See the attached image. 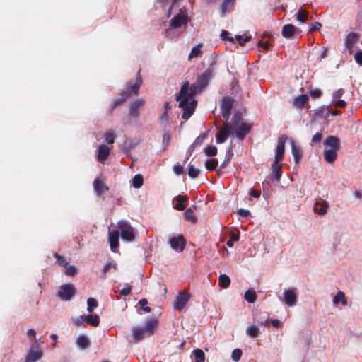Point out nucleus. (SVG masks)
Returning <instances> with one entry per match:
<instances>
[{
    "instance_id": "f257e3e1",
    "label": "nucleus",
    "mask_w": 362,
    "mask_h": 362,
    "mask_svg": "<svg viewBox=\"0 0 362 362\" xmlns=\"http://www.w3.org/2000/svg\"><path fill=\"white\" fill-rule=\"evenodd\" d=\"M194 94H191V89L189 88V83L184 84L179 93L176 96V100L180 101L179 107L183 110L182 117L187 120L194 113L197 106V100L192 99Z\"/></svg>"
},
{
    "instance_id": "f03ea898",
    "label": "nucleus",
    "mask_w": 362,
    "mask_h": 362,
    "mask_svg": "<svg viewBox=\"0 0 362 362\" xmlns=\"http://www.w3.org/2000/svg\"><path fill=\"white\" fill-rule=\"evenodd\" d=\"M142 82L143 81L141 71L139 70L136 74L134 83L132 84V81H129L127 83L126 90L121 93V97L114 100L110 107V114L112 113L117 107L123 105L124 102L132 96H137Z\"/></svg>"
},
{
    "instance_id": "7ed1b4c3",
    "label": "nucleus",
    "mask_w": 362,
    "mask_h": 362,
    "mask_svg": "<svg viewBox=\"0 0 362 362\" xmlns=\"http://www.w3.org/2000/svg\"><path fill=\"white\" fill-rule=\"evenodd\" d=\"M158 320L156 318H148L144 326H136L132 329V336L135 342H139L146 337L153 334L157 329Z\"/></svg>"
},
{
    "instance_id": "20e7f679",
    "label": "nucleus",
    "mask_w": 362,
    "mask_h": 362,
    "mask_svg": "<svg viewBox=\"0 0 362 362\" xmlns=\"http://www.w3.org/2000/svg\"><path fill=\"white\" fill-rule=\"evenodd\" d=\"M324 144L327 146L323 152L325 160L328 163H333L341 147L340 139L335 136H328L324 141Z\"/></svg>"
},
{
    "instance_id": "39448f33",
    "label": "nucleus",
    "mask_w": 362,
    "mask_h": 362,
    "mask_svg": "<svg viewBox=\"0 0 362 362\" xmlns=\"http://www.w3.org/2000/svg\"><path fill=\"white\" fill-rule=\"evenodd\" d=\"M215 64L214 60L209 62V66L203 74L197 77L196 83L191 85V94H197L201 92L208 85L209 80L213 77L215 71Z\"/></svg>"
},
{
    "instance_id": "423d86ee",
    "label": "nucleus",
    "mask_w": 362,
    "mask_h": 362,
    "mask_svg": "<svg viewBox=\"0 0 362 362\" xmlns=\"http://www.w3.org/2000/svg\"><path fill=\"white\" fill-rule=\"evenodd\" d=\"M117 228L120 230L121 238L127 242H133L135 239L134 228L127 221L121 220L117 222Z\"/></svg>"
},
{
    "instance_id": "0eeeda50",
    "label": "nucleus",
    "mask_w": 362,
    "mask_h": 362,
    "mask_svg": "<svg viewBox=\"0 0 362 362\" xmlns=\"http://www.w3.org/2000/svg\"><path fill=\"white\" fill-rule=\"evenodd\" d=\"M75 293L74 286L71 284H66L61 286L57 295L62 300L67 301L71 300Z\"/></svg>"
},
{
    "instance_id": "6e6552de",
    "label": "nucleus",
    "mask_w": 362,
    "mask_h": 362,
    "mask_svg": "<svg viewBox=\"0 0 362 362\" xmlns=\"http://www.w3.org/2000/svg\"><path fill=\"white\" fill-rule=\"evenodd\" d=\"M233 99L228 96H225L222 99L221 105V111L223 117L227 121L231 114V110L233 106Z\"/></svg>"
},
{
    "instance_id": "1a4fd4ad",
    "label": "nucleus",
    "mask_w": 362,
    "mask_h": 362,
    "mask_svg": "<svg viewBox=\"0 0 362 362\" xmlns=\"http://www.w3.org/2000/svg\"><path fill=\"white\" fill-rule=\"evenodd\" d=\"M233 131V126L229 122H226L216 135V142L222 144L226 141Z\"/></svg>"
},
{
    "instance_id": "9d476101",
    "label": "nucleus",
    "mask_w": 362,
    "mask_h": 362,
    "mask_svg": "<svg viewBox=\"0 0 362 362\" xmlns=\"http://www.w3.org/2000/svg\"><path fill=\"white\" fill-rule=\"evenodd\" d=\"M191 298V295L185 292H180L174 301V308L180 312L184 310Z\"/></svg>"
},
{
    "instance_id": "9b49d317",
    "label": "nucleus",
    "mask_w": 362,
    "mask_h": 362,
    "mask_svg": "<svg viewBox=\"0 0 362 362\" xmlns=\"http://www.w3.org/2000/svg\"><path fill=\"white\" fill-rule=\"evenodd\" d=\"M287 136L284 134L279 137L278 144L275 152L274 160L281 162L284 159L285 142L287 140Z\"/></svg>"
},
{
    "instance_id": "f8f14e48",
    "label": "nucleus",
    "mask_w": 362,
    "mask_h": 362,
    "mask_svg": "<svg viewBox=\"0 0 362 362\" xmlns=\"http://www.w3.org/2000/svg\"><path fill=\"white\" fill-rule=\"evenodd\" d=\"M169 243L173 250L180 252L185 247L186 240L182 235H180L177 237L170 238Z\"/></svg>"
},
{
    "instance_id": "ddd939ff",
    "label": "nucleus",
    "mask_w": 362,
    "mask_h": 362,
    "mask_svg": "<svg viewBox=\"0 0 362 362\" xmlns=\"http://www.w3.org/2000/svg\"><path fill=\"white\" fill-rule=\"evenodd\" d=\"M145 98H140L130 104L129 115L132 117H138L139 116V110L144 105Z\"/></svg>"
},
{
    "instance_id": "4468645a",
    "label": "nucleus",
    "mask_w": 362,
    "mask_h": 362,
    "mask_svg": "<svg viewBox=\"0 0 362 362\" xmlns=\"http://www.w3.org/2000/svg\"><path fill=\"white\" fill-rule=\"evenodd\" d=\"M251 124L246 122H241L238 126L233 128V131H235L236 136L241 141H243L245 136L250 132L251 129Z\"/></svg>"
},
{
    "instance_id": "2eb2a0df",
    "label": "nucleus",
    "mask_w": 362,
    "mask_h": 362,
    "mask_svg": "<svg viewBox=\"0 0 362 362\" xmlns=\"http://www.w3.org/2000/svg\"><path fill=\"white\" fill-rule=\"evenodd\" d=\"M284 300L288 306H293L297 302L296 288L286 289L284 291Z\"/></svg>"
},
{
    "instance_id": "dca6fc26",
    "label": "nucleus",
    "mask_w": 362,
    "mask_h": 362,
    "mask_svg": "<svg viewBox=\"0 0 362 362\" xmlns=\"http://www.w3.org/2000/svg\"><path fill=\"white\" fill-rule=\"evenodd\" d=\"M188 21V17L185 14H177L170 21V26L173 28H178L182 25H186Z\"/></svg>"
},
{
    "instance_id": "f3484780",
    "label": "nucleus",
    "mask_w": 362,
    "mask_h": 362,
    "mask_svg": "<svg viewBox=\"0 0 362 362\" xmlns=\"http://www.w3.org/2000/svg\"><path fill=\"white\" fill-rule=\"evenodd\" d=\"M93 188L98 196H100L109 190L108 187L100 177L95 178L93 181Z\"/></svg>"
},
{
    "instance_id": "a211bd4d",
    "label": "nucleus",
    "mask_w": 362,
    "mask_h": 362,
    "mask_svg": "<svg viewBox=\"0 0 362 362\" xmlns=\"http://www.w3.org/2000/svg\"><path fill=\"white\" fill-rule=\"evenodd\" d=\"M119 232L117 230L109 233L108 240L112 251H115L119 247Z\"/></svg>"
},
{
    "instance_id": "6ab92c4d",
    "label": "nucleus",
    "mask_w": 362,
    "mask_h": 362,
    "mask_svg": "<svg viewBox=\"0 0 362 362\" xmlns=\"http://www.w3.org/2000/svg\"><path fill=\"white\" fill-rule=\"evenodd\" d=\"M297 28L292 24H286L282 28V35L285 38L291 39L294 37Z\"/></svg>"
},
{
    "instance_id": "aec40b11",
    "label": "nucleus",
    "mask_w": 362,
    "mask_h": 362,
    "mask_svg": "<svg viewBox=\"0 0 362 362\" xmlns=\"http://www.w3.org/2000/svg\"><path fill=\"white\" fill-rule=\"evenodd\" d=\"M280 161L274 160L272 165V179L279 182L281 179L282 170H281V165L279 164Z\"/></svg>"
},
{
    "instance_id": "412c9836",
    "label": "nucleus",
    "mask_w": 362,
    "mask_h": 362,
    "mask_svg": "<svg viewBox=\"0 0 362 362\" xmlns=\"http://www.w3.org/2000/svg\"><path fill=\"white\" fill-rule=\"evenodd\" d=\"M291 145V153L294 158V160L296 163H298L303 156L302 151L300 146L296 144L294 140L291 139L290 141Z\"/></svg>"
},
{
    "instance_id": "4be33fe9",
    "label": "nucleus",
    "mask_w": 362,
    "mask_h": 362,
    "mask_svg": "<svg viewBox=\"0 0 362 362\" xmlns=\"http://www.w3.org/2000/svg\"><path fill=\"white\" fill-rule=\"evenodd\" d=\"M269 320V314L267 312H259L254 315V321L259 325L266 326Z\"/></svg>"
},
{
    "instance_id": "5701e85b",
    "label": "nucleus",
    "mask_w": 362,
    "mask_h": 362,
    "mask_svg": "<svg viewBox=\"0 0 362 362\" xmlns=\"http://www.w3.org/2000/svg\"><path fill=\"white\" fill-rule=\"evenodd\" d=\"M110 148L104 144H102L98 148V160L100 162L105 160L110 154Z\"/></svg>"
},
{
    "instance_id": "b1692460",
    "label": "nucleus",
    "mask_w": 362,
    "mask_h": 362,
    "mask_svg": "<svg viewBox=\"0 0 362 362\" xmlns=\"http://www.w3.org/2000/svg\"><path fill=\"white\" fill-rule=\"evenodd\" d=\"M329 204L326 201H323L322 203L316 202L313 207V211L320 215H325L327 214V208Z\"/></svg>"
},
{
    "instance_id": "393cba45",
    "label": "nucleus",
    "mask_w": 362,
    "mask_h": 362,
    "mask_svg": "<svg viewBox=\"0 0 362 362\" xmlns=\"http://www.w3.org/2000/svg\"><path fill=\"white\" fill-rule=\"evenodd\" d=\"M173 200H176L177 202L174 206V209L178 211H183L186 208L184 203L188 200V197L186 195H177Z\"/></svg>"
},
{
    "instance_id": "a878e982",
    "label": "nucleus",
    "mask_w": 362,
    "mask_h": 362,
    "mask_svg": "<svg viewBox=\"0 0 362 362\" xmlns=\"http://www.w3.org/2000/svg\"><path fill=\"white\" fill-rule=\"evenodd\" d=\"M42 356V352L40 350L34 351L30 349L28 356L25 358V362H35L36 361L41 358Z\"/></svg>"
},
{
    "instance_id": "bb28decb",
    "label": "nucleus",
    "mask_w": 362,
    "mask_h": 362,
    "mask_svg": "<svg viewBox=\"0 0 362 362\" xmlns=\"http://www.w3.org/2000/svg\"><path fill=\"white\" fill-rule=\"evenodd\" d=\"M308 101V96L306 94H301L294 99L293 105L297 108H302Z\"/></svg>"
},
{
    "instance_id": "cd10ccee",
    "label": "nucleus",
    "mask_w": 362,
    "mask_h": 362,
    "mask_svg": "<svg viewBox=\"0 0 362 362\" xmlns=\"http://www.w3.org/2000/svg\"><path fill=\"white\" fill-rule=\"evenodd\" d=\"M195 206L189 207L184 213V217L186 221L191 222L192 223H196L197 221V217L194 215L193 209Z\"/></svg>"
},
{
    "instance_id": "c85d7f7f",
    "label": "nucleus",
    "mask_w": 362,
    "mask_h": 362,
    "mask_svg": "<svg viewBox=\"0 0 362 362\" xmlns=\"http://www.w3.org/2000/svg\"><path fill=\"white\" fill-rule=\"evenodd\" d=\"M358 37V35L356 33L351 32L349 34H348L346 39V47L348 49H351V47H353L354 43L357 41Z\"/></svg>"
},
{
    "instance_id": "c756f323",
    "label": "nucleus",
    "mask_w": 362,
    "mask_h": 362,
    "mask_svg": "<svg viewBox=\"0 0 362 362\" xmlns=\"http://www.w3.org/2000/svg\"><path fill=\"white\" fill-rule=\"evenodd\" d=\"M85 321L93 327H98L100 324V317L98 315H88L85 316Z\"/></svg>"
},
{
    "instance_id": "7c9ffc66",
    "label": "nucleus",
    "mask_w": 362,
    "mask_h": 362,
    "mask_svg": "<svg viewBox=\"0 0 362 362\" xmlns=\"http://www.w3.org/2000/svg\"><path fill=\"white\" fill-rule=\"evenodd\" d=\"M77 345L82 348L86 349L90 346V341L88 338L85 335H80L76 340Z\"/></svg>"
},
{
    "instance_id": "2f4dec72",
    "label": "nucleus",
    "mask_w": 362,
    "mask_h": 362,
    "mask_svg": "<svg viewBox=\"0 0 362 362\" xmlns=\"http://www.w3.org/2000/svg\"><path fill=\"white\" fill-rule=\"evenodd\" d=\"M339 303H341L342 305H347V300L345 298V295L344 292L342 291H338L336 296L333 298V303L335 305L339 304Z\"/></svg>"
},
{
    "instance_id": "473e14b6",
    "label": "nucleus",
    "mask_w": 362,
    "mask_h": 362,
    "mask_svg": "<svg viewBox=\"0 0 362 362\" xmlns=\"http://www.w3.org/2000/svg\"><path fill=\"white\" fill-rule=\"evenodd\" d=\"M219 286L223 288H227L230 284V279L225 274H221L218 278Z\"/></svg>"
},
{
    "instance_id": "72a5a7b5",
    "label": "nucleus",
    "mask_w": 362,
    "mask_h": 362,
    "mask_svg": "<svg viewBox=\"0 0 362 362\" xmlns=\"http://www.w3.org/2000/svg\"><path fill=\"white\" fill-rule=\"evenodd\" d=\"M202 47V43H199V44L195 45L194 47H193L191 50V52L189 54V57H188L189 59H191L194 57H200L202 54V52L201 51Z\"/></svg>"
},
{
    "instance_id": "f704fd0d",
    "label": "nucleus",
    "mask_w": 362,
    "mask_h": 362,
    "mask_svg": "<svg viewBox=\"0 0 362 362\" xmlns=\"http://www.w3.org/2000/svg\"><path fill=\"white\" fill-rule=\"evenodd\" d=\"M246 333L250 337L256 338L259 335L260 331L257 326L250 325L247 327L246 329Z\"/></svg>"
},
{
    "instance_id": "c9c22d12",
    "label": "nucleus",
    "mask_w": 362,
    "mask_h": 362,
    "mask_svg": "<svg viewBox=\"0 0 362 362\" xmlns=\"http://www.w3.org/2000/svg\"><path fill=\"white\" fill-rule=\"evenodd\" d=\"M207 137V133H202L194 141V143L190 146L189 149L192 151L194 149L199 146H201L204 139Z\"/></svg>"
},
{
    "instance_id": "e433bc0d",
    "label": "nucleus",
    "mask_w": 362,
    "mask_h": 362,
    "mask_svg": "<svg viewBox=\"0 0 362 362\" xmlns=\"http://www.w3.org/2000/svg\"><path fill=\"white\" fill-rule=\"evenodd\" d=\"M132 181V186L134 188L139 189L143 185V183H144L143 176L140 174H137L134 176Z\"/></svg>"
},
{
    "instance_id": "4c0bfd02",
    "label": "nucleus",
    "mask_w": 362,
    "mask_h": 362,
    "mask_svg": "<svg viewBox=\"0 0 362 362\" xmlns=\"http://www.w3.org/2000/svg\"><path fill=\"white\" fill-rule=\"evenodd\" d=\"M245 299L250 303H253L257 299V295L254 290L249 289L245 293Z\"/></svg>"
},
{
    "instance_id": "58836bf2",
    "label": "nucleus",
    "mask_w": 362,
    "mask_h": 362,
    "mask_svg": "<svg viewBox=\"0 0 362 362\" xmlns=\"http://www.w3.org/2000/svg\"><path fill=\"white\" fill-rule=\"evenodd\" d=\"M192 354L195 358L194 362H204L205 360V355L202 349H197L193 351Z\"/></svg>"
},
{
    "instance_id": "ea45409f",
    "label": "nucleus",
    "mask_w": 362,
    "mask_h": 362,
    "mask_svg": "<svg viewBox=\"0 0 362 362\" xmlns=\"http://www.w3.org/2000/svg\"><path fill=\"white\" fill-rule=\"evenodd\" d=\"M111 269H117V264L113 261L107 262L106 264H104L101 270V274L105 276V274L110 272Z\"/></svg>"
},
{
    "instance_id": "a19ab883",
    "label": "nucleus",
    "mask_w": 362,
    "mask_h": 362,
    "mask_svg": "<svg viewBox=\"0 0 362 362\" xmlns=\"http://www.w3.org/2000/svg\"><path fill=\"white\" fill-rule=\"evenodd\" d=\"M87 311L90 313L93 311L94 308L98 307V303L94 298H88L87 300Z\"/></svg>"
},
{
    "instance_id": "79ce46f5",
    "label": "nucleus",
    "mask_w": 362,
    "mask_h": 362,
    "mask_svg": "<svg viewBox=\"0 0 362 362\" xmlns=\"http://www.w3.org/2000/svg\"><path fill=\"white\" fill-rule=\"evenodd\" d=\"M170 140H171L170 134L168 132H165L163 134V141H162L163 149H162V151H165L167 150Z\"/></svg>"
},
{
    "instance_id": "37998d69",
    "label": "nucleus",
    "mask_w": 362,
    "mask_h": 362,
    "mask_svg": "<svg viewBox=\"0 0 362 362\" xmlns=\"http://www.w3.org/2000/svg\"><path fill=\"white\" fill-rule=\"evenodd\" d=\"M233 123L230 124L233 126V129L240 124L241 122H243V119L242 117V115L240 112H236L234 114L232 118Z\"/></svg>"
},
{
    "instance_id": "c03bdc74",
    "label": "nucleus",
    "mask_w": 362,
    "mask_h": 362,
    "mask_svg": "<svg viewBox=\"0 0 362 362\" xmlns=\"http://www.w3.org/2000/svg\"><path fill=\"white\" fill-rule=\"evenodd\" d=\"M218 165V160L215 158L209 159L205 164V167L208 170H214Z\"/></svg>"
},
{
    "instance_id": "a18cd8bd",
    "label": "nucleus",
    "mask_w": 362,
    "mask_h": 362,
    "mask_svg": "<svg viewBox=\"0 0 362 362\" xmlns=\"http://www.w3.org/2000/svg\"><path fill=\"white\" fill-rule=\"evenodd\" d=\"M54 257L56 258V263L61 267H67V262H66L65 257L57 252L54 254Z\"/></svg>"
},
{
    "instance_id": "49530a36",
    "label": "nucleus",
    "mask_w": 362,
    "mask_h": 362,
    "mask_svg": "<svg viewBox=\"0 0 362 362\" xmlns=\"http://www.w3.org/2000/svg\"><path fill=\"white\" fill-rule=\"evenodd\" d=\"M204 151L207 156L212 157L217 154V148L214 146H208Z\"/></svg>"
},
{
    "instance_id": "de8ad7c7",
    "label": "nucleus",
    "mask_w": 362,
    "mask_h": 362,
    "mask_svg": "<svg viewBox=\"0 0 362 362\" xmlns=\"http://www.w3.org/2000/svg\"><path fill=\"white\" fill-rule=\"evenodd\" d=\"M200 170L198 168H196L194 165H189L188 167V175L191 178H196L198 177Z\"/></svg>"
},
{
    "instance_id": "09e8293b",
    "label": "nucleus",
    "mask_w": 362,
    "mask_h": 362,
    "mask_svg": "<svg viewBox=\"0 0 362 362\" xmlns=\"http://www.w3.org/2000/svg\"><path fill=\"white\" fill-rule=\"evenodd\" d=\"M308 15L307 11L299 10L296 15V19L301 23H305L308 18Z\"/></svg>"
},
{
    "instance_id": "8fccbe9b",
    "label": "nucleus",
    "mask_w": 362,
    "mask_h": 362,
    "mask_svg": "<svg viewBox=\"0 0 362 362\" xmlns=\"http://www.w3.org/2000/svg\"><path fill=\"white\" fill-rule=\"evenodd\" d=\"M235 38L236 40H238V43L241 46H244L245 44L250 41L251 40V36L250 35H236L235 36Z\"/></svg>"
},
{
    "instance_id": "3c124183",
    "label": "nucleus",
    "mask_w": 362,
    "mask_h": 362,
    "mask_svg": "<svg viewBox=\"0 0 362 362\" xmlns=\"http://www.w3.org/2000/svg\"><path fill=\"white\" fill-rule=\"evenodd\" d=\"M65 267L66 269L64 272L65 275L69 276H74L76 275L77 269L75 266L69 265V264H67V267Z\"/></svg>"
},
{
    "instance_id": "603ef678",
    "label": "nucleus",
    "mask_w": 362,
    "mask_h": 362,
    "mask_svg": "<svg viewBox=\"0 0 362 362\" xmlns=\"http://www.w3.org/2000/svg\"><path fill=\"white\" fill-rule=\"evenodd\" d=\"M239 234L232 233L230 235V239L226 242V245L229 247H232L233 246V243L238 241L239 240Z\"/></svg>"
},
{
    "instance_id": "864d4df0",
    "label": "nucleus",
    "mask_w": 362,
    "mask_h": 362,
    "mask_svg": "<svg viewBox=\"0 0 362 362\" xmlns=\"http://www.w3.org/2000/svg\"><path fill=\"white\" fill-rule=\"evenodd\" d=\"M148 303V300L146 298H142L139 301V304L141 310H143L145 313H150L151 311V308L148 306H146Z\"/></svg>"
},
{
    "instance_id": "5fc2aeb1",
    "label": "nucleus",
    "mask_w": 362,
    "mask_h": 362,
    "mask_svg": "<svg viewBox=\"0 0 362 362\" xmlns=\"http://www.w3.org/2000/svg\"><path fill=\"white\" fill-rule=\"evenodd\" d=\"M115 135L113 132H105V134H104V138H105V141L108 144H112L114 143L115 141Z\"/></svg>"
},
{
    "instance_id": "6e6d98bb",
    "label": "nucleus",
    "mask_w": 362,
    "mask_h": 362,
    "mask_svg": "<svg viewBox=\"0 0 362 362\" xmlns=\"http://www.w3.org/2000/svg\"><path fill=\"white\" fill-rule=\"evenodd\" d=\"M242 354L243 352L240 349H235L232 352L231 358L234 361L237 362L240 359Z\"/></svg>"
},
{
    "instance_id": "4d7b16f0",
    "label": "nucleus",
    "mask_w": 362,
    "mask_h": 362,
    "mask_svg": "<svg viewBox=\"0 0 362 362\" xmlns=\"http://www.w3.org/2000/svg\"><path fill=\"white\" fill-rule=\"evenodd\" d=\"M73 322L77 326L83 325L85 322V315H81L79 317L73 319Z\"/></svg>"
},
{
    "instance_id": "13d9d810",
    "label": "nucleus",
    "mask_w": 362,
    "mask_h": 362,
    "mask_svg": "<svg viewBox=\"0 0 362 362\" xmlns=\"http://www.w3.org/2000/svg\"><path fill=\"white\" fill-rule=\"evenodd\" d=\"M322 139V134L320 132H317L312 138L313 144H318Z\"/></svg>"
},
{
    "instance_id": "bf43d9fd",
    "label": "nucleus",
    "mask_w": 362,
    "mask_h": 362,
    "mask_svg": "<svg viewBox=\"0 0 362 362\" xmlns=\"http://www.w3.org/2000/svg\"><path fill=\"white\" fill-rule=\"evenodd\" d=\"M132 286L130 285L127 286L125 288L120 291V294L123 296H127L131 293Z\"/></svg>"
},
{
    "instance_id": "052dcab7",
    "label": "nucleus",
    "mask_w": 362,
    "mask_h": 362,
    "mask_svg": "<svg viewBox=\"0 0 362 362\" xmlns=\"http://www.w3.org/2000/svg\"><path fill=\"white\" fill-rule=\"evenodd\" d=\"M310 95L313 98H318L322 95V90L320 89L316 88L314 90H312L310 92Z\"/></svg>"
},
{
    "instance_id": "680f3d73",
    "label": "nucleus",
    "mask_w": 362,
    "mask_h": 362,
    "mask_svg": "<svg viewBox=\"0 0 362 362\" xmlns=\"http://www.w3.org/2000/svg\"><path fill=\"white\" fill-rule=\"evenodd\" d=\"M257 46L263 48L264 50H269L270 43L269 42H264L263 40H260L258 42Z\"/></svg>"
},
{
    "instance_id": "e2e57ef3",
    "label": "nucleus",
    "mask_w": 362,
    "mask_h": 362,
    "mask_svg": "<svg viewBox=\"0 0 362 362\" xmlns=\"http://www.w3.org/2000/svg\"><path fill=\"white\" fill-rule=\"evenodd\" d=\"M173 171L175 172V174L177 175H181L183 173V167L180 165H175L173 166Z\"/></svg>"
},
{
    "instance_id": "0e129e2a",
    "label": "nucleus",
    "mask_w": 362,
    "mask_h": 362,
    "mask_svg": "<svg viewBox=\"0 0 362 362\" xmlns=\"http://www.w3.org/2000/svg\"><path fill=\"white\" fill-rule=\"evenodd\" d=\"M354 59L358 64L362 65V51L357 52L354 55Z\"/></svg>"
},
{
    "instance_id": "69168bd1",
    "label": "nucleus",
    "mask_w": 362,
    "mask_h": 362,
    "mask_svg": "<svg viewBox=\"0 0 362 362\" xmlns=\"http://www.w3.org/2000/svg\"><path fill=\"white\" fill-rule=\"evenodd\" d=\"M344 89L340 88L337 90L334 94H333V98L334 100L339 99L342 95L344 94Z\"/></svg>"
},
{
    "instance_id": "338daca9",
    "label": "nucleus",
    "mask_w": 362,
    "mask_h": 362,
    "mask_svg": "<svg viewBox=\"0 0 362 362\" xmlns=\"http://www.w3.org/2000/svg\"><path fill=\"white\" fill-rule=\"evenodd\" d=\"M250 195L255 197V198H259L261 195V192L257 189H251L250 192Z\"/></svg>"
},
{
    "instance_id": "774afa93",
    "label": "nucleus",
    "mask_w": 362,
    "mask_h": 362,
    "mask_svg": "<svg viewBox=\"0 0 362 362\" xmlns=\"http://www.w3.org/2000/svg\"><path fill=\"white\" fill-rule=\"evenodd\" d=\"M238 214L240 216L247 217L250 214V212L248 210L240 209L238 211Z\"/></svg>"
}]
</instances>
